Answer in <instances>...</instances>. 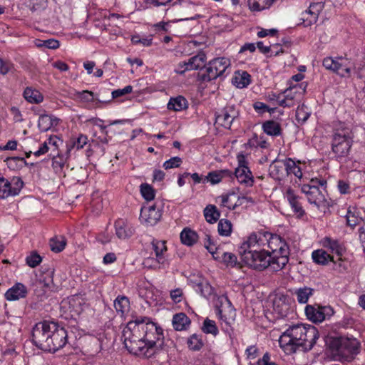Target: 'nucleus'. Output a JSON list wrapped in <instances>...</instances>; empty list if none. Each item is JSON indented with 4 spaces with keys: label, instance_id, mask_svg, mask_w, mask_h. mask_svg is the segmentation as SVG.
Returning <instances> with one entry per match:
<instances>
[{
    "label": "nucleus",
    "instance_id": "obj_1",
    "mask_svg": "<svg viewBox=\"0 0 365 365\" xmlns=\"http://www.w3.org/2000/svg\"><path fill=\"white\" fill-rule=\"evenodd\" d=\"M67 331L58 324L43 321L36 324L32 329V342L44 351L56 352L67 344Z\"/></svg>",
    "mask_w": 365,
    "mask_h": 365
},
{
    "label": "nucleus",
    "instance_id": "obj_2",
    "mask_svg": "<svg viewBox=\"0 0 365 365\" xmlns=\"http://www.w3.org/2000/svg\"><path fill=\"white\" fill-rule=\"evenodd\" d=\"M319 336L317 329L312 325L295 324L289 327L280 336V347L291 354L302 349L311 350Z\"/></svg>",
    "mask_w": 365,
    "mask_h": 365
},
{
    "label": "nucleus",
    "instance_id": "obj_3",
    "mask_svg": "<svg viewBox=\"0 0 365 365\" xmlns=\"http://www.w3.org/2000/svg\"><path fill=\"white\" fill-rule=\"evenodd\" d=\"M145 320L140 317L129 322L123 330L122 338L125 347L130 353L149 358L151 356V351L146 346L140 327V322H145Z\"/></svg>",
    "mask_w": 365,
    "mask_h": 365
},
{
    "label": "nucleus",
    "instance_id": "obj_4",
    "mask_svg": "<svg viewBox=\"0 0 365 365\" xmlns=\"http://www.w3.org/2000/svg\"><path fill=\"white\" fill-rule=\"evenodd\" d=\"M354 135L351 129L344 123H339L334 128L331 150L336 159L341 162L346 158L353 144Z\"/></svg>",
    "mask_w": 365,
    "mask_h": 365
},
{
    "label": "nucleus",
    "instance_id": "obj_5",
    "mask_svg": "<svg viewBox=\"0 0 365 365\" xmlns=\"http://www.w3.org/2000/svg\"><path fill=\"white\" fill-rule=\"evenodd\" d=\"M326 344L340 360L348 362L351 361L360 350V344L356 339L344 336H329Z\"/></svg>",
    "mask_w": 365,
    "mask_h": 365
},
{
    "label": "nucleus",
    "instance_id": "obj_6",
    "mask_svg": "<svg viewBox=\"0 0 365 365\" xmlns=\"http://www.w3.org/2000/svg\"><path fill=\"white\" fill-rule=\"evenodd\" d=\"M267 240L266 246L269 249L267 250L272 256V267L274 269H282L289 262L290 254L289 247L287 243L277 235H272L268 232H263Z\"/></svg>",
    "mask_w": 365,
    "mask_h": 365
},
{
    "label": "nucleus",
    "instance_id": "obj_7",
    "mask_svg": "<svg viewBox=\"0 0 365 365\" xmlns=\"http://www.w3.org/2000/svg\"><path fill=\"white\" fill-rule=\"evenodd\" d=\"M230 65V60L227 58H215L207 63L205 70L198 73L197 78L202 82H210L217 78H224Z\"/></svg>",
    "mask_w": 365,
    "mask_h": 365
},
{
    "label": "nucleus",
    "instance_id": "obj_8",
    "mask_svg": "<svg viewBox=\"0 0 365 365\" xmlns=\"http://www.w3.org/2000/svg\"><path fill=\"white\" fill-rule=\"evenodd\" d=\"M145 322H140L142 331L143 332V339L146 342V346L151 351V356L154 354V347L161 346L164 338L163 331L160 327L157 324L150 321L149 318L144 317Z\"/></svg>",
    "mask_w": 365,
    "mask_h": 365
},
{
    "label": "nucleus",
    "instance_id": "obj_9",
    "mask_svg": "<svg viewBox=\"0 0 365 365\" xmlns=\"http://www.w3.org/2000/svg\"><path fill=\"white\" fill-rule=\"evenodd\" d=\"M241 260L249 267L257 270L262 271L265 269L269 268L273 272H277L279 269H274L272 267V256L267 250H262V252H256L252 251L251 252H246L242 255Z\"/></svg>",
    "mask_w": 365,
    "mask_h": 365
},
{
    "label": "nucleus",
    "instance_id": "obj_10",
    "mask_svg": "<svg viewBox=\"0 0 365 365\" xmlns=\"http://www.w3.org/2000/svg\"><path fill=\"white\" fill-rule=\"evenodd\" d=\"M204 246L215 259L221 260L227 267H234L240 264L235 254L226 252H222L221 249L215 245L209 235H205Z\"/></svg>",
    "mask_w": 365,
    "mask_h": 365
},
{
    "label": "nucleus",
    "instance_id": "obj_11",
    "mask_svg": "<svg viewBox=\"0 0 365 365\" xmlns=\"http://www.w3.org/2000/svg\"><path fill=\"white\" fill-rule=\"evenodd\" d=\"M326 184V180L312 179L311 184L303 185L302 191L307 195V200L310 204L319 207L325 202L324 195L319 190V186L323 187Z\"/></svg>",
    "mask_w": 365,
    "mask_h": 365
},
{
    "label": "nucleus",
    "instance_id": "obj_12",
    "mask_svg": "<svg viewBox=\"0 0 365 365\" xmlns=\"http://www.w3.org/2000/svg\"><path fill=\"white\" fill-rule=\"evenodd\" d=\"M322 65L326 69L341 77H349L351 75V63L347 58L342 56L335 58L326 57L323 60Z\"/></svg>",
    "mask_w": 365,
    "mask_h": 365
},
{
    "label": "nucleus",
    "instance_id": "obj_13",
    "mask_svg": "<svg viewBox=\"0 0 365 365\" xmlns=\"http://www.w3.org/2000/svg\"><path fill=\"white\" fill-rule=\"evenodd\" d=\"M264 236L263 232H252L239 248L240 258L242 259V255L246 252H259L266 250L267 240Z\"/></svg>",
    "mask_w": 365,
    "mask_h": 365
},
{
    "label": "nucleus",
    "instance_id": "obj_14",
    "mask_svg": "<svg viewBox=\"0 0 365 365\" xmlns=\"http://www.w3.org/2000/svg\"><path fill=\"white\" fill-rule=\"evenodd\" d=\"M24 187V182L19 177H14L11 181L4 177L0 178V198L18 195Z\"/></svg>",
    "mask_w": 365,
    "mask_h": 365
},
{
    "label": "nucleus",
    "instance_id": "obj_15",
    "mask_svg": "<svg viewBox=\"0 0 365 365\" xmlns=\"http://www.w3.org/2000/svg\"><path fill=\"white\" fill-rule=\"evenodd\" d=\"M240 111L234 105H227L216 115L215 123L230 129L233 121L239 117Z\"/></svg>",
    "mask_w": 365,
    "mask_h": 365
},
{
    "label": "nucleus",
    "instance_id": "obj_16",
    "mask_svg": "<svg viewBox=\"0 0 365 365\" xmlns=\"http://www.w3.org/2000/svg\"><path fill=\"white\" fill-rule=\"evenodd\" d=\"M162 216L160 206L155 203L153 205L144 206L141 208L140 220L147 226H153L160 220Z\"/></svg>",
    "mask_w": 365,
    "mask_h": 365
},
{
    "label": "nucleus",
    "instance_id": "obj_17",
    "mask_svg": "<svg viewBox=\"0 0 365 365\" xmlns=\"http://www.w3.org/2000/svg\"><path fill=\"white\" fill-rule=\"evenodd\" d=\"M53 273L54 269L53 268L44 269L41 271L37 281V284L40 287L43 288V293L54 289Z\"/></svg>",
    "mask_w": 365,
    "mask_h": 365
},
{
    "label": "nucleus",
    "instance_id": "obj_18",
    "mask_svg": "<svg viewBox=\"0 0 365 365\" xmlns=\"http://www.w3.org/2000/svg\"><path fill=\"white\" fill-rule=\"evenodd\" d=\"M286 159L285 160H274L269 168V175L277 180H282L287 176L286 173Z\"/></svg>",
    "mask_w": 365,
    "mask_h": 365
},
{
    "label": "nucleus",
    "instance_id": "obj_19",
    "mask_svg": "<svg viewBox=\"0 0 365 365\" xmlns=\"http://www.w3.org/2000/svg\"><path fill=\"white\" fill-rule=\"evenodd\" d=\"M294 90H297L296 87H292L287 89L284 92V98H282V93L278 95H274L277 98V104L282 107L290 108L295 105L296 103V93Z\"/></svg>",
    "mask_w": 365,
    "mask_h": 365
},
{
    "label": "nucleus",
    "instance_id": "obj_20",
    "mask_svg": "<svg viewBox=\"0 0 365 365\" xmlns=\"http://www.w3.org/2000/svg\"><path fill=\"white\" fill-rule=\"evenodd\" d=\"M285 197L289 202L293 212L297 215V217H302L305 214V211L299 201V197L295 195L294 190L288 188L285 192Z\"/></svg>",
    "mask_w": 365,
    "mask_h": 365
},
{
    "label": "nucleus",
    "instance_id": "obj_21",
    "mask_svg": "<svg viewBox=\"0 0 365 365\" xmlns=\"http://www.w3.org/2000/svg\"><path fill=\"white\" fill-rule=\"evenodd\" d=\"M115 235L119 239L125 240L134 234V229L123 219L115 222Z\"/></svg>",
    "mask_w": 365,
    "mask_h": 365
},
{
    "label": "nucleus",
    "instance_id": "obj_22",
    "mask_svg": "<svg viewBox=\"0 0 365 365\" xmlns=\"http://www.w3.org/2000/svg\"><path fill=\"white\" fill-rule=\"evenodd\" d=\"M234 175L240 183H244L247 186H252L253 185L252 175L247 166L237 167L235 169Z\"/></svg>",
    "mask_w": 365,
    "mask_h": 365
},
{
    "label": "nucleus",
    "instance_id": "obj_23",
    "mask_svg": "<svg viewBox=\"0 0 365 365\" xmlns=\"http://www.w3.org/2000/svg\"><path fill=\"white\" fill-rule=\"evenodd\" d=\"M27 290L21 283H17L5 293V298L9 301L18 300L26 297Z\"/></svg>",
    "mask_w": 365,
    "mask_h": 365
},
{
    "label": "nucleus",
    "instance_id": "obj_24",
    "mask_svg": "<svg viewBox=\"0 0 365 365\" xmlns=\"http://www.w3.org/2000/svg\"><path fill=\"white\" fill-rule=\"evenodd\" d=\"M59 119L53 115L43 114L39 116L38 127L41 132H46L58 124Z\"/></svg>",
    "mask_w": 365,
    "mask_h": 365
},
{
    "label": "nucleus",
    "instance_id": "obj_25",
    "mask_svg": "<svg viewBox=\"0 0 365 365\" xmlns=\"http://www.w3.org/2000/svg\"><path fill=\"white\" fill-rule=\"evenodd\" d=\"M233 173L227 169L212 171L208 173L206 178L203 180V183L205 182H210L211 184L215 185L219 183L222 179L225 178H232Z\"/></svg>",
    "mask_w": 365,
    "mask_h": 365
},
{
    "label": "nucleus",
    "instance_id": "obj_26",
    "mask_svg": "<svg viewBox=\"0 0 365 365\" xmlns=\"http://www.w3.org/2000/svg\"><path fill=\"white\" fill-rule=\"evenodd\" d=\"M165 243V241L161 240H153L152 242V247L155 253L157 262L163 265L166 262L164 257V252L167 251Z\"/></svg>",
    "mask_w": 365,
    "mask_h": 365
},
{
    "label": "nucleus",
    "instance_id": "obj_27",
    "mask_svg": "<svg viewBox=\"0 0 365 365\" xmlns=\"http://www.w3.org/2000/svg\"><path fill=\"white\" fill-rule=\"evenodd\" d=\"M232 83L237 88H245L251 83V76L247 71H238L232 78Z\"/></svg>",
    "mask_w": 365,
    "mask_h": 365
},
{
    "label": "nucleus",
    "instance_id": "obj_28",
    "mask_svg": "<svg viewBox=\"0 0 365 365\" xmlns=\"http://www.w3.org/2000/svg\"><path fill=\"white\" fill-rule=\"evenodd\" d=\"M190 324V319L185 313H178L173 317V325L175 330H186Z\"/></svg>",
    "mask_w": 365,
    "mask_h": 365
},
{
    "label": "nucleus",
    "instance_id": "obj_29",
    "mask_svg": "<svg viewBox=\"0 0 365 365\" xmlns=\"http://www.w3.org/2000/svg\"><path fill=\"white\" fill-rule=\"evenodd\" d=\"M305 314L307 318L314 322H322L324 320L321 307H315L312 305H307L305 308Z\"/></svg>",
    "mask_w": 365,
    "mask_h": 365
},
{
    "label": "nucleus",
    "instance_id": "obj_30",
    "mask_svg": "<svg viewBox=\"0 0 365 365\" xmlns=\"http://www.w3.org/2000/svg\"><path fill=\"white\" fill-rule=\"evenodd\" d=\"M312 258L314 262L320 265H326L329 261L334 262L333 257L322 249L314 250L312 254Z\"/></svg>",
    "mask_w": 365,
    "mask_h": 365
},
{
    "label": "nucleus",
    "instance_id": "obj_31",
    "mask_svg": "<svg viewBox=\"0 0 365 365\" xmlns=\"http://www.w3.org/2000/svg\"><path fill=\"white\" fill-rule=\"evenodd\" d=\"M180 240L182 244L192 246L197 241L198 235L190 228H185L180 233Z\"/></svg>",
    "mask_w": 365,
    "mask_h": 365
},
{
    "label": "nucleus",
    "instance_id": "obj_32",
    "mask_svg": "<svg viewBox=\"0 0 365 365\" xmlns=\"http://www.w3.org/2000/svg\"><path fill=\"white\" fill-rule=\"evenodd\" d=\"M324 246L329 249L331 252H334L339 257V259L341 260V257L344 252V247L339 243L338 240H332L329 237H326L324 240Z\"/></svg>",
    "mask_w": 365,
    "mask_h": 365
},
{
    "label": "nucleus",
    "instance_id": "obj_33",
    "mask_svg": "<svg viewBox=\"0 0 365 365\" xmlns=\"http://www.w3.org/2000/svg\"><path fill=\"white\" fill-rule=\"evenodd\" d=\"M264 132L271 136H279L281 135L282 129L279 123L274 120H267L262 124Z\"/></svg>",
    "mask_w": 365,
    "mask_h": 365
},
{
    "label": "nucleus",
    "instance_id": "obj_34",
    "mask_svg": "<svg viewBox=\"0 0 365 365\" xmlns=\"http://www.w3.org/2000/svg\"><path fill=\"white\" fill-rule=\"evenodd\" d=\"M187 108V101L182 96L172 98L168 103V108L175 111H180Z\"/></svg>",
    "mask_w": 365,
    "mask_h": 365
},
{
    "label": "nucleus",
    "instance_id": "obj_35",
    "mask_svg": "<svg viewBox=\"0 0 365 365\" xmlns=\"http://www.w3.org/2000/svg\"><path fill=\"white\" fill-rule=\"evenodd\" d=\"M24 98L31 103H39L43 100L42 94L37 90L27 87L24 91Z\"/></svg>",
    "mask_w": 365,
    "mask_h": 365
},
{
    "label": "nucleus",
    "instance_id": "obj_36",
    "mask_svg": "<svg viewBox=\"0 0 365 365\" xmlns=\"http://www.w3.org/2000/svg\"><path fill=\"white\" fill-rule=\"evenodd\" d=\"M274 0H247L249 9L253 11H260L269 8Z\"/></svg>",
    "mask_w": 365,
    "mask_h": 365
},
{
    "label": "nucleus",
    "instance_id": "obj_37",
    "mask_svg": "<svg viewBox=\"0 0 365 365\" xmlns=\"http://www.w3.org/2000/svg\"><path fill=\"white\" fill-rule=\"evenodd\" d=\"M66 239L64 236H55L52 237L49 241L51 250L56 253L61 252L64 250L66 245Z\"/></svg>",
    "mask_w": 365,
    "mask_h": 365
},
{
    "label": "nucleus",
    "instance_id": "obj_38",
    "mask_svg": "<svg viewBox=\"0 0 365 365\" xmlns=\"http://www.w3.org/2000/svg\"><path fill=\"white\" fill-rule=\"evenodd\" d=\"M204 216L207 222L212 224L219 220L220 213L215 205H209L204 210Z\"/></svg>",
    "mask_w": 365,
    "mask_h": 365
},
{
    "label": "nucleus",
    "instance_id": "obj_39",
    "mask_svg": "<svg viewBox=\"0 0 365 365\" xmlns=\"http://www.w3.org/2000/svg\"><path fill=\"white\" fill-rule=\"evenodd\" d=\"M206 59L207 57L205 53L201 52L190 58V65L192 64V66L193 70L200 69L202 71V68H204L203 70H205V66L207 65L205 63Z\"/></svg>",
    "mask_w": 365,
    "mask_h": 365
},
{
    "label": "nucleus",
    "instance_id": "obj_40",
    "mask_svg": "<svg viewBox=\"0 0 365 365\" xmlns=\"http://www.w3.org/2000/svg\"><path fill=\"white\" fill-rule=\"evenodd\" d=\"M285 167L287 176L293 174L298 178H301L302 177V172L300 167L297 165L295 161L292 158L286 159Z\"/></svg>",
    "mask_w": 365,
    "mask_h": 365
},
{
    "label": "nucleus",
    "instance_id": "obj_41",
    "mask_svg": "<svg viewBox=\"0 0 365 365\" xmlns=\"http://www.w3.org/2000/svg\"><path fill=\"white\" fill-rule=\"evenodd\" d=\"M114 307L118 312L123 314L128 311L130 307L128 298L124 296H118L114 301Z\"/></svg>",
    "mask_w": 365,
    "mask_h": 365
},
{
    "label": "nucleus",
    "instance_id": "obj_42",
    "mask_svg": "<svg viewBox=\"0 0 365 365\" xmlns=\"http://www.w3.org/2000/svg\"><path fill=\"white\" fill-rule=\"evenodd\" d=\"M187 346L192 351H199L204 345L201 336L197 334H192L187 339Z\"/></svg>",
    "mask_w": 365,
    "mask_h": 365
},
{
    "label": "nucleus",
    "instance_id": "obj_43",
    "mask_svg": "<svg viewBox=\"0 0 365 365\" xmlns=\"http://www.w3.org/2000/svg\"><path fill=\"white\" fill-rule=\"evenodd\" d=\"M202 331L205 334H210L215 336L219 333L215 322L208 318L204 320Z\"/></svg>",
    "mask_w": 365,
    "mask_h": 365
},
{
    "label": "nucleus",
    "instance_id": "obj_44",
    "mask_svg": "<svg viewBox=\"0 0 365 365\" xmlns=\"http://www.w3.org/2000/svg\"><path fill=\"white\" fill-rule=\"evenodd\" d=\"M232 223L227 219H221L217 225V230L221 236H230L232 232Z\"/></svg>",
    "mask_w": 365,
    "mask_h": 365
},
{
    "label": "nucleus",
    "instance_id": "obj_45",
    "mask_svg": "<svg viewBox=\"0 0 365 365\" xmlns=\"http://www.w3.org/2000/svg\"><path fill=\"white\" fill-rule=\"evenodd\" d=\"M6 162L9 168L12 170L20 169L23 167V165L26 166L29 165L24 158L21 157L8 158Z\"/></svg>",
    "mask_w": 365,
    "mask_h": 365
},
{
    "label": "nucleus",
    "instance_id": "obj_46",
    "mask_svg": "<svg viewBox=\"0 0 365 365\" xmlns=\"http://www.w3.org/2000/svg\"><path fill=\"white\" fill-rule=\"evenodd\" d=\"M313 289L307 287L300 288L296 292L297 301L301 304L307 302L309 297L312 295Z\"/></svg>",
    "mask_w": 365,
    "mask_h": 365
},
{
    "label": "nucleus",
    "instance_id": "obj_47",
    "mask_svg": "<svg viewBox=\"0 0 365 365\" xmlns=\"http://www.w3.org/2000/svg\"><path fill=\"white\" fill-rule=\"evenodd\" d=\"M66 158H64L63 155L59 154L53 158L52 167L56 173H61L66 163Z\"/></svg>",
    "mask_w": 365,
    "mask_h": 365
},
{
    "label": "nucleus",
    "instance_id": "obj_48",
    "mask_svg": "<svg viewBox=\"0 0 365 365\" xmlns=\"http://www.w3.org/2000/svg\"><path fill=\"white\" fill-rule=\"evenodd\" d=\"M301 19L303 21L302 24L304 26L307 27L316 23L318 19V16L313 13L309 12V9H307L302 14Z\"/></svg>",
    "mask_w": 365,
    "mask_h": 365
},
{
    "label": "nucleus",
    "instance_id": "obj_49",
    "mask_svg": "<svg viewBox=\"0 0 365 365\" xmlns=\"http://www.w3.org/2000/svg\"><path fill=\"white\" fill-rule=\"evenodd\" d=\"M140 192L142 194V196L147 201H150V200H153L155 197V190L150 185H149L148 184L141 185Z\"/></svg>",
    "mask_w": 365,
    "mask_h": 365
},
{
    "label": "nucleus",
    "instance_id": "obj_50",
    "mask_svg": "<svg viewBox=\"0 0 365 365\" xmlns=\"http://www.w3.org/2000/svg\"><path fill=\"white\" fill-rule=\"evenodd\" d=\"M88 138L86 135L80 134L77 138H73L71 140L70 146L71 148H76L77 150H80L87 144Z\"/></svg>",
    "mask_w": 365,
    "mask_h": 365
},
{
    "label": "nucleus",
    "instance_id": "obj_51",
    "mask_svg": "<svg viewBox=\"0 0 365 365\" xmlns=\"http://www.w3.org/2000/svg\"><path fill=\"white\" fill-rule=\"evenodd\" d=\"M232 197H235L234 192H231L225 195H222L221 205L227 207L229 210H235L237 207V202H236L233 203L232 202Z\"/></svg>",
    "mask_w": 365,
    "mask_h": 365
},
{
    "label": "nucleus",
    "instance_id": "obj_52",
    "mask_svg": "<svg viewBox=\"0 0 365 365\" xmlns=\"http://www.w3.org/2000/svg\"><path fill=\"white\" fill-rule=\"evenodd\" d=\"M28 6L33 11L43 10L47 6V0H28Z\"/></svg>",
    "mask_w": 365,
    "mask_h": 365
},
{
    "label": "nucleus",
    "instance_id": "obj_53",
    "mask_svg": "<svg viewBox=\"0 0 365 365\" xmlns=\"http://www.w3.org/2000/svg\"><path fill=\"white\" fill-rule=\"evenodd\" d=\"M346 218L347 225L352 227H354L356 225H359L360 221L362 220L361 217H359L357 215H356L355 212L350 208L347 211Z\"/></svg>",
    "mask_w": 365,
    "mask_h": 365
},
{
    "label": "nucleus",
    "instance_id": "obj_54",
    "mask_svg": "<svg viewBox=\"0 0 365 365\" xmlns=\"http://www.w3.org/2000/svg\"><path fill=\"white\" fill-rule=\"evenodd\" d=\"M197 287L202 296L204 297L208 298L213 293L212 287L207 282L205 283H199L197 284Z\"/></svg>",
    "mask_w": 365,
    "mask_h": 365
},
{
    "label": "nucleus",
    "instance_id": "obj_55",
    "mask_svg": "<svg viewBox=\"0 0 365 365\" xmlns=\"http://www.w3.org/2000/svg\"><path fill=\"white\" fill-rule=\"evenodd\" d=\"M309 117V113L304 106H298L296 110V118L298 122L304 123Z\"/></svg>",
    "mask_w": 365,
    "mask_h": 365
},
{
    "label": "nucleus",
    "instance_id": "obj_56",
    "mask_svg": "<svg viewBox=\"0 0 365 365\" xmlns=\"http://www.w3.org/2000/svg\"><path fill=\"white\" fill-rule=\"evenodd\" d=\"M170 297L174 303H180L184 299V293L182 289L176 288L170 290Z\"/></svg>",
    "mask_w": 365,
    "mask_h": 365
},
{
    "label": "nucleus",
    "instance_id": "obj_57",
    "mask_svg": "<svg viewBox=\"0 0 365 365\" xmlns=\"http://www.w3.org/2000/svg\"><path fill=\"white\" fill-rule=\"evenodd\" d=\"M182 162V159L180 157H173L166 160L163 163V167L165 170L178 168Z\"/></svg>",
    "mask_w": 365,
    "mask_h": 365
},
{
    "label": "nucleus",
    "instance_id": "obj_58",
    "mask_svg": "<svg viewBox=\"0 0 365 365\" xmlns=\"http://www.w3.org/2000/svg\"><path fill=\"white\" fill-rule=\"evenodd\" d=\"M42 259L41 257L38 255L36 252L32 253L31 255L28 256L26 259V264L31 267H35L38 265Z\"/></svg>",
    "mask_w": 365,
    "mask_h": 365
},
{
    "label": "nucleus",
    "instance_id": "obj_59",
    "mask_svg": "<svg viewBox=\"0 0 365 365\" xmlns=\"http://www.w3.org/2000/svg\"><path fill=\"white\" fill-rule=\"evenodd\" d=\"M78 96L79 98L86 101H93L94 100L102 101L101 99L97 98L96 95L93 92L87 90L78 92Z\"/></svg>",
    "mask_w": 365,
    "mask_h": 365
},
{
    "label": "nucleus",
    "instance_id": "obj_60",
    "mask_svg": "<svg viewBox=\"0 0 365 365\" xmlns=\"http://www.w3.org/2000/svg\"><path fill=\"white\" fill-rule=\"evenodd\" d=\"M132 91L133 87L131 86H127L123 88L114 90L111 92L112 98H117L118 97L130 93Z\"/></svg>",
    "mask_w": 365,
    "mask_h": 365
},
{
    "label": "nucleus",
    "instance_id": "obj_61",
    "mask_svg": "<svg viewBox=\"0 0 365 365\" xmlns=\"http://www.w3.org/2000/svg\"><path fill=\"white\" fill-rule=\"evenodd\" d=\"M324 4L322 1L314 2L309 5L308 9L309 12L319 16L320 12L323 10Z\"/></svg>",
    "mask_w": 365,
    "mask_h": 365
},
{
    "label": "nucleus",
    "instance_id": "obj_62",
    "mask_svg": "<svg viewBox=\"0 0 365 365\" xmlns=\"http://www.w3.org/2000/svg\"><path fill=\"white\" fill-rule=\"evenodd\" d=\"M13 67V64L8 61H4L0 58V73L2 75L7 74Z\"/></svg>",
    "mask_w": 365,
    "mask_h": 365
},
{
    "label": "nucleus",
    "instance_id": "obj_63",
    "mask_svg": "<svg viewBox=\"0 0 365 365\" xmlns=\"http://www.w3.org/2000/svg\"><path fill=\"white\" fill-rule=\"evenodd\" d=\"M257 365H278L274 361L271 360V356L269 353H265L262 359L257 361Z\"/></svg>",
    "mask_w": 365,
    "mask_h": 365
},
{
    "label": "nucleus",
    "instance_id": "obj_64",
    "mask_svg": "<svg viewBox=\"0 0 365 365\" xmlns=\"http://www.w3.org/2000/svg\"><path fill=\"white\" fill-rule=\"evenodd\" d=\"M253 108L258 113L260 114L267 112V110H268V106L265 103L259 101L255 102L253 104Z\"/></svg>",
    "mask_w": 365,
    "mask_h": 365
}]
</instances>
